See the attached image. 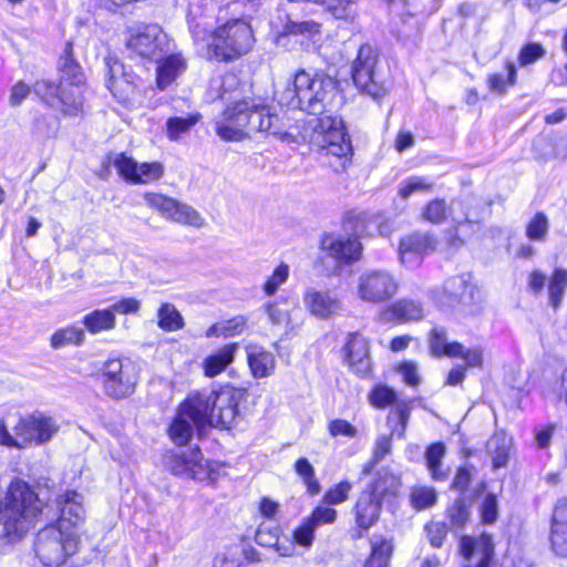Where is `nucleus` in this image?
I'll return each mask as SVG.
<instances>
[{
  "label": "nucleus",
  "mask_w": 567,
  "mask_h": 567,
  "mask_svg": "<svg viewBox=\"0 0 567 567\" xmlns=\"http://www.w3.org/2000/svg\"><path fill=\"white\" fill-rule=\"evenodd\" d=\"M197 409V417L206 424L229 429L239 417L238 404L245 400L246 390L231 385L218 390H202L188 395Z\"/></svg>",
  "instance_id": "obj_4"
},
{
  "label": "nucleus",
  "mask_w": 567,
  "mask_h": 567,
  "mask_svg": "<svg viewBox=\"0 0 567 567\" xmlns=\"http://www.w3.org/2000/svg\"><path fill=\"white\" fill-rule=\"evenodd\" d=\"M200 114L195 113L186 117H169L166 122V134L171 141H178L187 134L200 120Z\"/></svg>",
  "instance_id": "obj_37"
},
{
  "label": "nucleus",
  "mask_w": 567,
  "mask_h": 567,
  "mask_svg": "<svg viewBox=\"0 0 567 567\" xmlns=\"http://www.w3.org/2000/svg\"><path fill=\"white\" fill-rule=\"evenodd\" d=\"M337 511L329 505H318L306 518L318 529L322 525H331L337 520Z\"/></svg>",
  "instance_id": "obj_55"
},
{
  "label": "nucleus",
  "mask_w": 567,
  "mask_h": 567,
  "mask_svg": "<svg viewBox=\"0 0 567 567\" xmlns=\"http://www.w3.org/2000/svg\"><path fill=\"white\" fill-rule=\"evenodd\" d=\"M566 288L567 270L556 268L550 277L548 286L549 302L554 308H557L560 305Z\"/></svg>",
  "instance_id": "obj_46"
},
{
  "label": "nucleus",
  "mask_w": 567,
  "mask_h": 567,
  "mask_svg": "<svg viewBox=\"0 0 567 567\" xmlns=\"http://www.w3.org/2000/svg\"><path fill=\"white\" fill-rule=\"evenodd\" d=\"M172 221L192 226L195 228H202L205 226V219L202 215L194 209L192 206L177 202L176 208Z\"/></svg>",
  "instance_id": "obj_47"
},
{
  "label": "nucleus",
  "mask_w": 567,
  "mask_h": 567,
  "mask_svg": "<svg viewBox=\"0 0 567 567\" xmlns=\"http://www.w3.org/2000/svg\"><path fill=\"white\" fill-rule=\"evenodd\" d=\"M393 315L404 321H417L424 316L423 307L420 302L410 299H403L393 305Z\"/></svg>",
  "instance_id": "obj_45"
},
{
  "label": "nucleus",
  "mask_w": 567,
  "mask_h": 567,
  "mask_svg": "<svg viewBox=\"0 0 567 567\" xmlns=\"http://www.w3.org/2000/svg\"><path fill=\"white\" fill-rule=\"evenodd\" d=\"M444 295L446 296V303L464 302L466 293L472 292V287L465 276H456L447 279L443 287Z\"/></svg>",
  "instance_id": "obj_35"
},
{
  "label": "nucleus",
  "mask_w": 567,
  "mask_h": 567,
  "mask_svg": "<svg viewBox=\"0 0 567 567\" xmlns=\"http://www.w3.org/2000/svg\"><path fill=\"white\" fill-rule=\"evenodd\" d=\"M433 188V183L422 176H412L400 183L398 188V196L406 200L414 194L430 193Z\"/></svg>",
  "instance_id": "obj_39"
},
{
  "label": "nucleus",
  "mask_w": 567,
  "mask_h": 567,
  "mask_svg": "<svg viewBox=\"0 0 567 567\" xmlns=\"http://www.w3.org/2000/svg\"><path fill=\"white\" fill-rule=\"evenodd\" d=\"M102 382L107 395L121 399L133 393L137 382L135 367L120 359H109L103 367Z\"/></svg>",
  "instance_id": "obj_12"
},
{
  "label": "nucleus",
  "mask_w": 567,
  "mask_h": 567,
  "mask_svg": "<svg viewBox=\"0 0 567 567\" xmlns=\"http://www.w3.org/2000/svg\"><path fill=\"white\" fill-rule=\"evenodd\" d=\"M59 429L60 426L54 417L35 411L21 416L12 431L18 436L17 449L24 450L47 444L59 432Z\"/></svg>",
  "instance_id": "obj_9"
},
{
  "label": "nucleus",
  "mask_w": 567,
  "mask_h": 567,
  "mask_svg": "<svg viewBox=\"0 0 567 567\" xmlns=\"http://www.w3.org/2000/svg\"><path fill=\"white\" fill-rule=\"evenodd\" d=\"M512 447V437L505 432H496L487 442V451L493 460L494 467H503L508 462Z\"/></svg>",
  "instance_id": "obj_30"
},
{
  "label": "nucleus",
  "mask_w": 567,
  "mask_h": 567,
  "mask_svg": "<svg viewBox=\"0 0 567 567\" xmlns=\"http://www.w3.org/2000/svg\"><path fill=\"white\" fill-rule=\"evenodd\" d=\"M117 173L128 183L133 184L138 162L124 153L116 155L113 162Z\"/></svg>",
  "instance_id": "obj_57"
},
{
  "label": "nucleus",
  "mask_w": 567,
  "mask_h": 567,
  "mask_svg": "<svg viewBox=\"0 0 567 567\" xmlns=\"http://www.w3.org/2000/svg\"><path fill=\"white\" fill-rule=\"evenodd\" d=\"M337 19L352 21L357 14V4L352 0H320V3Z\"/></svg>",
  "instance_id": "obj_44"
},
{
  "label": "nucleus",
  "mask_w": 567,
  "mask_h": 567,
  "mask_svg": "<svg viewBox=\"0 0 567 567\" xmlns=\"http://www.w3.org/2000/svg\"><path fill=\"white\" fill-rule=\"evenodd\" d=\"M252 44L250 25L243 20H230L213 32L208 52L219 61H231L247 54Z\"/></svg>",
  "instance_id": "obj_6"
},
{
  "label": "nucleus",
  "mask_w": 567,
  "mask_h": 567,
  "mask_svg": "<svg viewBox=\"0 0 567 567\" xmlns=\"http://www.w3.org/2000/svg\"><path fill=\"white\" fill-rule=\"evenodd\" d=\"M109 74L107 89L113 96L125 106H132L135 102L136 84L134 76L124 71V66L116 60L107 59Z\"/></svg>",
  "instance_id": "obj_18"
},
{
  "label": "nucleus",
  "mask_w": 567,
  "mask_h": 567,
  "mask_svg": "<svg viewBox=\"0 0 567 567\" xmlns=\"http://www.w3.org/2000/svg\"><path fill=\"white\" fill-rule=\"evenodd\" d=\"M475 202L474 198L467 200H453L447 207L443 199L431 200L423 210V217L432 224H442L450 216L456 224L465 221L477 220V215L467 210V206H471Z\"/></svg>",
  "instance_id": "obj_16"
},
{
  "label": "nucleus",
  "mask_w": 567,
  "mask_h": 567,
  "mask_svg": "<svg viewBox=\"0 0 567 567\" xmlns=\"http://www.w3.org/2000/svg\"><path fill=\"white\" fill-rule=\"evenodd\" d=\"M164 175V166L159 162L138 163L133 184H150Z\"/></svg>",
  "instance_id": "obj_49"
},
{
  "label": "nucleus",
  "mask_w": 567,
  "mask_h": 567,
  "mask_svg": "<svg viewBox=\"0 0 567 567\" xmlns=\"http://www.w3.org/2000/svg\"><path fill=\"white\" fill-rule=\"evenodd\" d=\"M351 488V483L342 481L326 492L322 503L329 506L342 504L348 499Z\"/></svg>",
  "instance_id": "obj_56"
},
{
  "label": "nucleus",
  "mask_w": 567,
  "mask_h": 567,
  "mask_svg": "<svg viewBox=\"0 0 567 567\" xmlns=\"http://www.w3.org/2000/svg\"><path fill=\"white\" fill-rule=\"evenodd\" d=\"M247 327V318L245 316H236L231 319L219 321L207 329L205 336L207 338H228L238 336L244 332Z\"/></svg>",
  "instance_id": "obj_32"
},
{
  "label": "nucleus",
  "mask_w": 567,
  "mask_h": 567,
  "mask_svg": "<svg viewBox=\"0 0 567 567\" xmlns=\"http://www.w3.org/2000/svg\"><path fill=\"white\" fill-rule=\"evenodd\" d=\"M60 515L55 525L68 528L72 527L79 533V526L85 520L83 496L75 491H65L56 498Z\"/></svg>",
  "instance_id": "obj_19"
},
{
  "label": "nucleus",
  "mask_w": 567,
  "mask_h": 567,
  "mask_svg": "<svg viewBox=\"0 0 567 567\" xmlns=\"http://www.w3.org/2000/svg\"><path fill=\"white\" fill-rule=\"evenodd\" d=\"M400 288L398 277L384 268L361 271L354 282L357 298L365 303L381 305L393 299Z\"/></svg>",
  "instance_id": "obj_7"
},
{
  "label": "nucleus",
  "mask_w": 567,
  "mask_h": 567,
  "mask_svg": "<svg viewBox=\"0 0 567 567\" xmlns=\"http://www.w3.org/2000/svg\"><path fill=\"white\" fill-rule=\"evenodd\" d=\"M481 516L485 524H493L498 516L497 499L494 495L488 494L482 502Z\"/></svg>",
  "instance_id": "obj_63"
},
{
  "label": "nucleus",
  "mask_w": 567,
  "mask_h": 567,
  "mask_svg": "<svg viewBox=\"0 0 567 567\" xmlns=\"http://www.w3.org/2000/svg\"><path fill=\"white\" fill-rule=\"evenodd\" d=\"M399 401L395 391L383 384L374 386L369 394L370 404L378 409L394 406Z\"/></svg>",
  "instance_id": "obj_53"
},
{
  "label": "nucleus",
  "mask_w": 567,
  "mask_h": 567,
  "mask_svg": "<svg viewBox=\"0 0 567 567\" xmlns=\"http://www.w3.org/2000/svg\"><path fill=\"white\" fill-rule=\"evenodd\" d=\"M146 204L157 210L164 218L172 220L177 200L157 193H145Z\"/></svg>",
  "instance_id": "obj_48"
},
{
  "label": "nucleus",
  "mask_w": 567,
  "mask_h": 567,
  "mask_svg": "<svg viewBox=\"0 0 567 567\" xmlns=\"http://www.w3.org/2000/svg\"><path fill=\"white\" fill-rule=\"evenodd\" d=\"M338 83L323 73L296 72L291 87L280 96V103L312 115L302 134L320 157L336 172L343 171L352 158V145L343 122L327 114L337 106Z\"/></svg>",
  "instance_id": "obj_1"
},
{
  "label": "nucleus",
  "mask_w": 567,
  "mask_h": 567,
  "mask_svg": "<svg viewBox=\"0 0 567 567\" xmlns=\"http://www.w3.org/2000/svg\"><path fill=\"white\" fill-rule=\"evenodd\" d=\"M44 502L32 485L22 478L11 480L0 494V539L21 542L38 524Z\"/></svg>",
  "instance_id": "obj_3"
},
{
  "label": "nucleus",
  "mask_w": 567,
  "mask_h": 567,
  "mask_svg": "<svg viewBox=\"0 0 567 567\" xmlns=\"http://www.w3.org/2000/svg\"><path fill=\"white\" fill-rule=\"evenodd\" d=\"M343 350L351 370L360 377L368 375L371 370V360L365 338L359 333H350Z\"/></svg>",
  "instance_id": "obj_23"
},
{
  "label": "nucleus",
  "mask_w": 567,
  "mask_h": 567,
  "mask_svg": "<svg viewBox=\"0 0 567 567\" xmlns=\"http://www.w3.org/2000/svg\"><path fill=\"white\" fill-rule=\"evenodd\" d=\"M549 221L544 213H537L526 225V237L533 241H544L548 235Z\"/></svg>",
  "instance_id": "obj_51"
},
{
  "label": "nucleus",
  "mask_w": 567,
  "mask_h": 567,
  "mask_svg": "<svg viewBox=\"0 0 567 567\" xmlns=\"http://www.w3.org/2000/svg\"><path fill=\"white\" fill-rule=\"evenodd\" d=\"M33 93L52 109L59 110L66 116H76L82 112V93L70 90L63 82L39 80L33 84Z\"/></svg>",
  "instance_id": "obj_11"
},
{
  "label": "nucleus",
  "mask_w": 567,
  "mask_h": 567,
  "mask_svg": "<svg viewBox=\"0 0 567 567\" xmlns=\"http://www.w3.org/2000/svg\"><path fill=\"white\" fill-rule=\"evenodd\" d=\"M247 363L255 379H264L274 374L276 358L262 347L250 344L246 348Z\"/></svg>",
  "instance_id": "obj_25"
},
{
  "label": "nucleus",
  "mask_w": 567,
  "mask_h": 567,
  "mask_svg": "<svg viewBox=\"0 0 567 567\" xmlns=\"http://www.w3.org/2000/svg\"><path fill=\"white\" fill-rule=\"evenodd\" d=\"M435 239L429 234L414 233L403 237L399 246L400 262L406 268L421 265L424 256L433 252Z\"/></svg>",
  "instance_id": "obj_17"
},
{
  "label": "nucleus",
  "mask_w": 567,
  "mask_h": 567,
  "mask_svg": "<svg viewBox=\"0 0 567 567\" xmlns=\"http://www.w3.org/2000/svg\"><path fill=\"white\" fill-rule=\"evenodd\" d=\"M321 25L312 20L307 21H292L288 20L284 27V34L286 35H301L305 38H312L320 33Z\"/></svg>",
  "instance_id": "obj_52"
},
{
  "label": "nucleus",
  "mask_w": 567,
  "mask_h": 567,
  "mask_svg": "<svg viewBox=\"0 0 567 567\" xmlns=\"http://www.w3.org/2000/svg\"><path fill=\"white\" fill-rule=\"evenodd\" d=\"M80 544V534L74 528L51 524L38 533L34 550L47 567H69L68 560L79 551Z\"/></svg>",
  "instance_id": "obj_5"
},
{
  "label": "nucleus",
  "mask_w": 567,
  "mask_h": 567,
  "mask_svg": "<svg viewBox=\"0 0 567 567\" xmlns=\"http://www.w3.org/2000/svg\"><path fill=\"white\" fill-rule=\"evenodd\" d=\"M61 82L70 90H79L82 93L81 85L84 83V74L81 66L73 60L65 59L61 68Z\"/></svg>",
  "instance_id": "obj_42"
},
{
  "label": "nucleus",
  "mask_w": 567,
  "mask_h": 567,
  "mask_svg": "<svg viewBox=\"0 0 567 567\" xmlns=\"http://www.w3.org/2000/svg\"><path fill=\"white\" fill-rule=\"evenodd\" d=\"M461 555L467 561L464 567H489L494 555L492 537L486 534H482L478 538L463 537Z\"/></svg>",
  "instance_id": "obj_20"
},
{
  "label": "nucleus",
  "mask_w": 567,
  "mask_h": 567,
  "mask_svg": "<svg viewBox=\"0 0 567 567\" xmlns=\"http://www.w3.org/2000/svg\"><path fill=\"white\" fill-rule=\"evenodd\" d=\"M302 301L309 313L318 319H329L341 310L340 299L329 290L309 287L303 292Z\"/></svg>",
  "instance_id": "obj_21"
},
{
  "label": "nucleus",
  "mask_w": 567,
  "mask_h": 567,
  "mask_svg": "<svg viewBox=\"0 0 567 567\" xmlns=\"http://www.w3.org/2000/svg\"><path fill=\"white\" fill-rule=\"evenodd\" d=\"M217 136L225 142H240L252 133H270L285 140L289 125L271 107L255 99L233 101L214 121Z\"/></svg>",
  "instance_id": "obj_2"
},
{
  "label": "nucleus",
  "mask_w": 567,
  "mask_h": 567,
  "mask_svg": "<svg viewBox=\"0 0 567 567\" xmlns=\"http://www.w3.org/2000/svg\"><path fill=\"white\" fill-rule=\"evenodd\" d=\"M317 528L306 517L295 526L291 530V538L301 550V553L309 551L316 540Z\"/></svg>",
  "instance_id": "obj_36"
},
{
  "label": "nucleus",
  "mask_w": 567,
  "mask_h": 567,
  "mask_svg": "<svg viewBox=\"0 0 567 567\" xmlns=\"http://www.w3.org/2000/svg\"><path fill=\"white\" fill-rule=\"evenodd\" d=\"M545 55L544 48L538 43H528L522 48L518 62L520 66H526L532 63H535L537 60L542 59Z\"/></svg>",
  "instance_id": "obj_60"
},
{
  "label": "nucleus",
  "mask_w": 567,
  "mask_h": 567,
  "mask_svg": "<svg viewBox=\"0 0 567 567\" xmlns=\"http://www.w3.org/2000/svg\"><path fill=\"white\" fill-rule=\"evenodd\" d=\"M429 343L432 355L437 358L442 355L456 358L461 351V343L449 342L446 331L440 327H435L431 330Z\"/></svg>",
  "instance_id": "obj_29"
},
{
  "label": "nucleus",
  "mask_w": 567,
  "mask_h": 567,
  "mask_svg": "<svg viewBox=\"0 0 567 567\" xmlns=\"http://www.w3.org/2000/svg\"><path fill=\"white\" fill-rule=\"evenodd\" d=\"M550 546L558 555L567 557V528L560 526H550Z\"/></svg>",
  "instance_id": "obj_58"
},
{
  "label": "nucleus",
  "mask_w": 567,
  "mask_h": 567,
  "mask_svg": "<svg viewBox=\"0 0 567 567\" xmlns=\"http://www.w3.org/2000/svg\"><path fill=\"white\" fill-rule=\"evenodd\" d=\"M328 432L330 436L338 437L344 436L349 439H353L358 434V430L350 422L342 419H336L328 423Z\"/></svg>",
  "instance_id": "obj_59"
},
{
  "label": "nucleus",
  "mask_w": 567,
  "mask_h": 567,
  "mask_svg": "<svg viewBox=\"0 0 567 567\" xmlns=\"http://www.w3.org/2000/svg\"><path fill=\"white\" fill-rule=\"evenodd\" d=\"M400 485L399 477L390 475L378 478L370 489L363 491L353 508L357 526L363 530L371 528L380 517L381 496L396 494Z\"/></svg>",
  "instance_id": "obj_8"
},
{
  "label": "nucleus",
  "mask_w": 567,
  "mask_h": 567,
  "mask_svg": "<svg viewBox=\"0 0 567 567\" xmlns=\"http://www.w3.org/2000/svg\"><path fill=\"white\" fill-rule=\"evenodd\" d=\"M295 472L302 480L307 492L310 495H316L320 492V483L316 478L315 468L306 457H300L296 461Z\"/></svg>",
  "instance_id": "obj_43"
},
{
  "label": "nucleus",
  "mask_w": 567,
  "mask_h": 567,
  "mask_svg": "<svg viewBox=\"0 0 567 567\" xmlns=\"http://www.w3.org/2000/svg\"><path fill=\"white\" fill-rule=\"evenodd\" d=\"M167 45V37L157 24L138 27L127 41V47L132 51L150 60L159 59Z\"/></svg>",
  "instance_id": "obj_14"
},
{
  "label": "nucleus",
  "mask_w": 567,
  "mask_h": 567,
  "mask_svg": "<svg viewBox=\"0 0 567 567\" xmlns=\"http://www.w3.org/2000/svg\"><path fill=\"white\" fill-rule=\"evenodd\" d=\"M158 327L164 331H176L183 328L184 321L173 303H163L157 311Z\"/></svg>",
  "instance_id": "obj_38"
},
{
  "label": "nucleus",
  "mask_w": 567,
  "mask_h": 567,
  "mask_svg": "<svg viewBox=\"0 0 567 567\" xmlns=\"http://www.w3.org/2000/svg\"><path fill=\"white\" fill-rule=\"evenodd\" d=\"M410 499L415 509H425L436 503V492L432 487L416 486L412 489Z\"/></svg>",
  "instance_id": "obj_54"
},
{
  "label": "nucleus",
  "mask_w": 567,
  "mask_h": 567,
  "mask_svg": "<svg viewBox=\"0 0 567 567\" xmlns=\"http://www.w3.org/2000/svg\"><path fill=\"white\" fill-rule=\"evenodd\" d=\"M447 513L451 525L455 527H463L470 517L468 508L462 499H456Z\"/></svg>",
  "instance_id": "obj_61"
},
{
  "label": "nucleus",
  "mask_w": 567,
  "mask_h": 567,
  "mask_svg": "<svg viewBox=\"0 0 567 567\" xmlns=\"http://www.w3.org/2000/svg\"><path fill=\"white\" fill-rule=\"evenodd\" d=\"M290 268L287 264L278 265L262 285V291L266 296H274L278 289L288 280Z\"/></svg>",
  "instance_id": "obj_50"
},
{
  "label": "nucleus",
  "mask_w": 567,
  "mask_h": 567,
  "mask_svg": "<svg viewBox=\"0 0 567 567\" xmlns=\"http://www.w3.org/2000/svg\"><path fill=\"white\" fill-rule=\"evenodd\" d=\"M411 406L405 400L399 401L388 415V424L391 427V435L403 437L410 417Z\"/></svg>",
  "instance_id": "obj_34"
},
{
  "label": "nucleus",
  "mask_w": 567,
  "mask_h": 567,
  "mask_svg": "<svg viewBox=\"0 0 567 567\" xmlns=\"http://www.w3.org/2000/svg\"><path fill=\"white\" fill-rule=\"evenodd\" d=\"M321 249L339 261H354L360 258L362 246L357 238L341 239L326 235L321 239Z\"/></svg>",
  "instance_id": "obj_24"
},
{
  "label": "nucleus",
  "mask_w": 567,
  "mask_h": 567,
  "mask_svg": "<svg viewBox=\"0 0 567 567\" xmlns=\"http://www.w3.org/2000/svg\"><path fill=\"white\" fill-rule=\"evenodd\" d=\"M238 349V343H228L207 355L202 363L204 374L208 378L219 375L234 362Z\"/></svg>",
  "instance_id": "obj_27"
},
{
  "label": "nucleus",
  "mask_w": 567,
  "mask_h": 567,
  "mask_svg": "<svg viewBox=\"0 0 567 567\" xmlns=\"http://www.w3.org/2000/svg\"><path fill=\"white\" fill-rule=\"evenodd\" d=\"M377 61L375 49L370 44L361 45L352 63V80L359 90L380 100L386 94V90L374 81Z\"/></svg>",
  "instance_id": "obj_13"
},
{
  "label": "nucleus",
  "mask_w": 567,
  "mask_h": 567,
  "mask_svg": "<svg viewBox=\"0 0 567 567\" xmlns=\"http://www.w3.org/2000/svg\"><path fill=\"white\" fill-rule=\"evenodd\" d=\"M446 449L441 442L431 444L425 452V461L431 477L435 481H444L447 478V471L442 466V460L445 456Z\"/></svg>",
  "instance_id": "obj_33"
},
{
  "label": "nucleus",
  "mask_w": 567,
  "mask_h": 567,
  "mask_svg": "<svg viewBox=\"0 0 567 567\" xmlns=\"http://www.w3.org/2000/svg\"><path fill=\"white\" fill-rule=\"evenodd\" d=\"M164 462L174 475L193 478L202 483L214 482L217 477L213 464L203 457L198 449L171 451L165 455Z\"/></svg>",
  "instance_id": "obj_10"
},
{
  "label": "nucleus",
  "mask_w": 567,
  "mask_h": 567,
  "mask_svg": "<svg viewBox=\"0 0 567 567\" xmlns=\"http://www.w3.org/2000/svg\"><path fill=\"white\" fill-rule=\"evenodd\" d=\"M197 409L189 396L178 406L174 419L168 427V436L174 444L186 445L194 434V429L206 425L204 420L197 417Z\"/></svg>",
  "instance_id": "obj_15"
},
{
  "label": "nucleus",
  "mask_w": 567,
  "mask_h": 567,
  "mask_svg": "<svg viewBox=\"0 0 567 567\" xmlns=\"http://www.w3.org/2000/svg\"><path fill=\"white\" fill-rule=\"evenodd\" d=\"M550 526H560L567 528V498H560L556 502L551 515Z\"/></svg>",
  "instance_id": "obj_64"
},
{
  "label": "nucleus",
  "mask_w": 567,
  "mask_h": 567,
  "mask_svg": "<svg viewBox=\"0 0 567 567\" xmlns=\"http://www.w3.org/2000/svg\"><path fill=\"white\" fill-rule=\"evenodd\" d=\"M505 69L507 75L501 73H493L488 75L487 84L492 92L503 94L506 92L507 86L516 83L517 72L514 62L506 61Z\"/></svg>",
  "instance_id": "obj_41"
},
{
  "label": "nucleus",
  "mask_w": 567,
  "mask_h": 567,
  "mask_svg": "<svg viewBox=\"0 0 567 567\" xmlns=\"http://www.w3.org/2000/svg\"><path fill=\"white\" fill-rule=\"evenodd\" d=\"M85 334L83 329L70 326L58 330L51 337V346L55 349L62 348L69 344L80 346L84 342Z\"/></svg>",
  "instance_id": "obj_40"
},
{
  "label": "nucleus",
  "mask_w": 567,
  "mask_h": 567,
  "mask_svg": "<svg viewBox=\"0 0 567 567\" xmlns=\"http://www.w3.org/2000/svg\"><path fill=\"white\" fill-rule=\"evenodd\" d=\"M156 61V86L161 91L171 86L186 70L185 59L181 54H171Z\"/></svg>",
  "instance_id": "obj_26"
},
{
  "label": "nucleus",
  "mask_w": 567,
  "mask_h": 567,
  "mask_svg": "<svg viewBox=\"0 0 567 567\" xmlns=\"http://www.w3.org/2000/svg\"><path fill=\"white\" fill-rule=\"evenodd\" d=\"M82 323L90 333L97 334L114 329L116 317L110 308L96 309L85 315Z\"/></svg>",
  "instance_id": "obj_28"
},
{
  "label": "nucleus",
  "mask_w": 567,
  "mask_h": 567,
  "mask_svg": "<svg viewBox=\"0 0 567 567\" xmlns=\"http://www.w3.org/2000/svg\"><path fill=\"white\" fill-rule=\"evenodd\" d=\"M293 309L289 300L282 297L270 300L261 306V311L266 315L268 323L274 329L282 330L286 337L295 332L299 327L292 319Z\"/></svg>",
  "instance_id": "obj_22"
},
{
  "label": "nucleus",
  "mask_w": 567,
  "mask_h": 567,
  "mask_svg": "<svg viewBox=\"0 0 567 567\" xmlns=\"http://www.w3.org/2000/svg\"><path fill=\"white\" fill-rule=\"evenodd\" d=\"M371 554L364 567H389L393 546L390 540L374 535L371 540Z\"/></svg>",
  "instance_id": "obj_31"
},
{
  "label": "nucleus",
  "mask_w": 567,
  "mask_h": 567,
  "mask_svg": "<svg viewBox=\"0 0 567 567\" xmlns=\"http://www.w3.org/2000/svg\"><path fill=\"white\" fill-rule=\"evenodd\" d=\"M110 310L113 311V315H131L137 313L141 309V301L133 297L122 298L118 301L111 305Z\"/></svg>",
  "instance_id": "obj_62"
}]
</instances>
